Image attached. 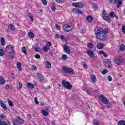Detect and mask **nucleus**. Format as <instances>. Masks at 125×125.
Masks as SVG:
<instances>
[{"instance_id": "f257e3e1", "label": "nucleus", "mask_w": 125, "mask_h": 125, "mask_svg": "<svg viewBox=\"0 0 125 125\" xmlns=\"http://www.w3.org/2000/svg\"><path fill=\"white\" fill-rule=\"evenodd\" d=\"M109 29L106 28L104 30L102 28L97 27L95 29V36L97 39L101 41H105L107 39L106 34L109 33Z\"/></svg>"}, {"instance_id": "f03ea898", "label": "nucleus", "mask_w": 125, "mask_h": 125, "mask_svg": "<svg viewBox=\"0 0 125 125\" xmlns=\"http://www.w3.org/2000/svg\"><path fill=\"white\" fill-rule=\"evenodd\" d=\"M5 52L11 53V55H10L11 59L14 58V50H13V46H11V45H8L6 46Z\"/></svg>"}, {"instance_id": "7ed1b4c3", "label": "nucleus", "mask_w": 125, "mask_h": 125, "mask_svg": "<svg viewBox=\"0 0 125 125\" xmlns=\"http://www.w3.org/2000/svg\"><path fill=\"white\" fill-rule=\"evenodd\" d=\"M100 99L104 104H107L108 108H111L112 107V104L109 103V101L107 100V98L104 95H102L100 96Z\"/></svg>"}, {"instance_id": "20e7f679", "label": "nucleus", "mask_w": 125, "mask_h": 125, "mask_svg": "<svg viewBox=\"0 0 125 125\" xmlns=\"http://www.w3.org/2000/svg\"><path fill=\"white\" fill-rule=\"evenodd\" d=\"M62 86L66 88L67 89H71L72 87H73V85L70 82L66 81V80H62Z\"/></svg>"}, {"instance_id": "39448f33", "label": "nucleus", "mask_w": 125, "mask_h": 125, "mask_svg": "<svg viewBox=\"0 0 125 125\" xmlns=\"http://www.w3.org/2000/svg\"><path fill=\"white\" fill-rule=\"evenodd\" d=\"M62 70L63 71H64V72L67 73V74H74V70H73V69L68 66H63L62 67Z\"/></svg>"}, {"instance_id": "423d86ee", "label": "nucleus", "mask_w": 125, "mask_h": 125, "mask_svg": "<svg viewBox=\"0 0 125 125\" xmlns=\"http://www.w3.org/2000/svg\"><path fill=\"white\" fill-rule=\"evenodd\" d=\"M13 125H20L24 124V120L21 119L20 117H18V120L13 122Z\"/></svg>"}, {"instance_id": "0eeeda50", "label": "nucleus", "mask_w": 125, "mask_h": 125, "mask_svg": "<svg viewBox=\"0 0 125 125\" xmlns=\"http://www.w3.org/2000/svg\"><path fill=\"white\" fill-rule=\"evenodd\" d=\"M111 62L109 59H105L104 61L105 67L106 68H111Z\"/></svg>"}, {"instance_id": "6e6552de", "label": "nucleus", "mask_w": 125, "mask_h": 125, "mask_svg": "<svg viewBox=\"0 0 125 125\" xmlns=\"http://www.w3.org/2000/svg\"><path fill=\"white\" fill-rule=\"evenodd\" d=\"M114 61L117 65H123L124 63V60L122 59H119L118 57L115 58Z\"/></svg>"}, {"instance_id": "1a4fd4ad", "label": "nucleus", "mask_w": 125, "mask_h": 125, "mask_svg": "<svg viewBox=\"0 0 125 125\" xmlns=\"http://www.w3.org/2000/svg\"><path fill=\"white\" fill-rule=\"evenodd\" d=\"M63 49L64 50V52L67 53V54H71V49H70V47L68 46V45H64L63 46Z\"/></svg>"}, {"instance_id": "9d476101", "label": "nucleus", "mask_w": 125, "mask_h": 125, "mask_svg": "<svg viewBox=\"0 0 125 125\" xmlns=\"http://www.w3.org/2000/svg\"><path fill=\"white\" fill-rule=\"evenodd\" d=\"M72 11L75 14H83V11L78 8H73Z\"/></svg>"}, {"instance_id": "9b49d317", "label": "nucleus", "mask_w": 125, "mask_h": 125, "mask_svg": "<svg viewBox=\"0 0 125 125\" xmlns=\"http://www.w3.org/2000/svg\"><path fill=\"white\" fill-rule=\"evenodd\" d=\"M63 29L65 32H71L72 31V28L70 27V25L65 24L63 26Z\"/></svg>"}, {"instance_id": "f8f14e48", "label": "nucleus", "mask_w": 125, "mask_h": 125, "mask_svg": "<svg viewBox=\"0 0 125 125\" xmlns=\"http://www.w3.org/2000/svg\"><path fill=\"white\" fill-rule=\"evenodd\" d=\"M115 3H117V8H119L123 4V0H114Z\"/></svg>"}, {"instance_id": "ddd939ff", "label": "nucleus", "mask_w": 125, "mask_h": 125, "mask_svg": "<svg viewBox=\"0 0 125 125\" xmlns=\"http://www.w3.org/2000/svg\"><path fill=\"white\" fill-rule=\"evenodd\" d=\"M0 104L1 107L5 110L6 111L7 110V106L5 105V104L3 103V101H0Z\"/></svg>"}, {"instance_id": "4468645a", "label": "nucleus", "mask_w": 125, "mask_h": 125, "mask_svg": "<svg viewBox=\"0 0 125 125\" xmlns=\"http://www.w3.org/2000/svg\"><path fill=\"white\" fill-rule=\"evenodd\" d=\"M87 54H88V55H89V56H90V57H94V52H93V51L91 50H88L87 51Z\"/></svg>"}, {"instance_id": "2eb2a0df", "label": "nucleus", "mask_w": 125, "mask_h": 125, "mask_svg": "<svg viewBox=\"0 0 125 125\" xmlns=\"http://www.w3.org/2000/svg\"><path fill=\"white\" fill-rule=\"evenodd\" d=\"M37 76L40 80V82H43L44 81V78L41 73H37Z\"/></svg>"}, {"instance_id": "dca6fc26", "label": "nucleus", "mask_w": 125, "mask_h": 125, "mask_svg": "<svg viewBox=\"0 0 125 125\" xmlns=\"http://www.w3.org/2000/svg\"><path fill=\"white\" fill-rule=\"evenodd\" d=\"M85 91L89 95H92V93L94 92V90L92 88H90L89 90H85Z\"/></svg>"}, {"instance_id": "f3484780", "label": "nucleus", "mask_w": 125, "mask_h": 125, "mask_svg": "<svg viewBox=\"0 0 125 125\" xmlns=\"http://www.w3.org/2000/svg\"><path fill=\"white\" fill-rule=\"evenodd\" d=\"M103 18L106 22H108V23H111V19L109 18V16H103Z\"/></svg>"}, {"instance_id": "a211bd4d", "label": "nucleus", "mask_w": 125, "mask_h": 125, "mask_svg": "<svg viewBox=\"0 0 125 125\" xmlns=\"http://www.w3.org/2000/svg\"><path fill=\"white\" fill-rule=\"evenodd\" d=\"M91 81L93 83L95 84V83H96V77H95V75H92L91 76Z\"/></svg>"}, {"instance_id": "6ab92c4d", "label": "nucleus", "mask_w": 125, "mask_h": 125, "mask_svg": "<svg viewBox=\"0 0 125 125\" xmlns=\"http://www.w3.org/2000/svg\"><path fill=\"white\" fill-rule=\"evenodd\" d=\"M104 46H105V45L103 43H99L97 45V48L98 49H102Z\"/></svg>"}, {"instance_id": "aec40b11", "label": "nucleus", "mask_w": 125, "mask_h": 125, "mask_svg": "<svg viewBox=\"0 0 125 125\" xmlns=\"http://www.w3.org/2000/svg\"><path fill=\"white\" fill-rule=\"evenodd\" d=\"M27 87H28V88H31V89L33 88H35V84L30 83H27Z\"/></svg>"}, {"instance_id": "412c9836", "label": "nucleus", "mask_w": 125, "mask_h": 125, "mask_svg": "<svg viewBox=\"0 0 125 125\" xmlns=\"http://www.w3.org/2000/svg\"><path fill=\"white\" fill-rule=\"evenodd\" d=\"M5 83V80H4V78L3 77L1 76L0 77V85H3Z\"/></svg>"}, {"instance_id": "4be33fe9", "label": "nucleus", "mask_w": 125, "mask_h": 125, "mask_svg": "<svg viewBox=\"0 0 125 125\" xmlns=\"http://www.w3.org/2000/svg\"><path fill=\"white\" fill-rule=\"evenodd\" d=\"M17 66L19 71H22V68L21 67V66H22V63H21V62H18L17 63Z\"/></svg>"}, {"instance_id": "5701e85b", "label": "nucleus", "mask_w": 125, "mask_h": 125, "mask_svg": "<svg viewBox=\"0 0 125 125\" xmlns=\"http://www.w3.org/2000/svg\"><path fill=\"white\" fill-rule=\"evenodd\" d=\"M86 20L87 22H89V23H91L92 22V21L93 20V18L91 16H88L86 18Z\"/></svg>"}, {"instance_id": "b1692460", "label": "nucleus", "mask_w": 125, "mask_h": 125, "mask_svg": "<svg viewBox=\"0 0 125 125\" xmlns=\"http://www.w3.org/2000/svg\"><path fill=\"white\" fill-rule=\"evenodd\" d=\"M28 35L29 38H31V39H34L35 38V34H34V33L32 31H30L28 33Z\"/></svg>"}, {"instance_id": "393cba45", "label": "nucleus", "mask_w": 125, "mask_h": 125, "mask_svg": "<svg viewBox=\"0 0 125 125\" xmlns=\"http://www.w3.org/2000/svg\"><path fill=\"white\" fill-rule=\"evenodd\" d=\"M100 54H103L104 56V57H105V58H107V57H108V54H107V53H105V52L101 50L99 52Z\"/></svg>"}, {"instance_id": "a878e982", "label": "nucleus", "mask_w": 125, "mask_h": 125, "mask_svg": "<svg viewBox=\"0 0 125 125\" xmlns=\"http://www.w3.org/2000/svg\"><path fill=\"white\" fill-rule=\"evenodd\" d=\"M8 28L9 30H11L12 31H15V26L13 24H10L8 26Z\"/></svg>"}, {"instance_id": "bb28decb", "label": "nucleus", "mask_w": 125, "mask_h": 125, "mask_svg": "<svg viewBox=\"0 0 125 125\" xmlns=\"http://www.w3.org/2000/svg\"><path fill=\"white\" fill-rule=\"evenodd\" d=\"M45 64L46 67H47L48 68H51V64L50 63V62L46 61L45 62Z\"/></svg>"}, {"instance_id": "cd10ccee", "label": "nucleus", "mask_w": 125, "mask_h": 125, "mask_svg": "<svg viewBox=\"0 0 125 125\" xmlns=\"http://www.w3.org/2000/svg\"><path fill=\"white\" fill-rule=\"evenodd\" d=\"M42 114L43 116H44L45 117H47V116H48V112L44 110H42Z\"/></svg>"}, {"instance_id": "c85d7f7f", "label": "nucleus", "mask_w": 125, "mask_h": 125, "mask_svg": "<svg viewBox=\"0 0 125 125\" xmlns=\"http://www.w3.org/2000/svg\"><path fill=\"white\" fill-rule=\"evenodd\" d=\"M50 49V48L47 46H45L43 47V50L44 52H47V51H49V50Z\"/></svg>"}, {"instance_id": "c756f323", "label": "nucleus", "mask_w": 125, "mask_h": 125, "mask_svg": "<svg viewBox=\"0 0 125 125\" xmlns=\"http://www.w3.org/2000/svg\"><path fill=\"white\" fill-rule=\"evenodd\" d=\"M5 44V40H4V38H1V45L2 46H4Z\"/></svg>"}, {"instance_id": "7c9ffc66", "label": "nucleus", "mask_w": 125, "mask_h": 125, "mask_svg": "<svg viewBox=\"0 0 125 125\" xmlns=\"http://www.w3.org/2000/svg\"><path fill=\"white\" fill-rule=\"evenodd\" d=\"M23 86V85L21 83L19 82V86H17V88L18 90H20L21 88H22V87Z\"/></svg>"}, {"instance_id": "2f4dec72", "label": "nucleus", "mask_w": 125, "mask_h": 125, "mask_svg": "<svg viewBox=\"0 0 125 125\" xmlns=\"http://www.w3.org/2000/svg\"><path fill=\"white\" fill-rule=\"evenodd\" d=\"M22 52L24 53V54H27V48L24 46L21 48Z\"/></svg>"}, {"instance_id": "473e14b6", "label": "nucleus", "mask_w": 125, "mask_h": 125, "mask_svg": "<svg viewBox=\"0 0 125 125\" xmlns=\"http://www.w3.org/2000/svg\"><path fill=\"white\" fill-rule=\"evenodd\" d=\"M118 125H125V121L121 120L118 123Z\"/></svg>"}, {"instance_id": "72a5a7b5", "label": "nucleus", "mask_w": 125, "mask_h": 125, "mask_svg": "<svg viewBox=\"0 0 125 125\" xmlns=\"http://www.w3.org/2000/svg\"><path fill=\"white\" fill-rule=\"evenodd\" d=\"M77 7L79 8H83V4L81 2H78V6Z\"/></svg>"}, {"instance_id": "f704fd0d", "label": "nucleus", "mask_w": 125, "mask_h": 125, "mask_svg": "<svg viewBox=\"0 0 125 125\" xmlns=\"http://www.w3.org/2000/svg\"><path fill=\"white\" fill-rule=\"evenodd\" d=\"M120 51H124L125 50V44H122L120 45Z\"/></svg>"}, {"instance_id": "c9c22d12", "label": "nucleus", "mask_w": 125, "mask_h": 125, "mask_svg": "<svg viewBox=\"0 0 125 125\" xmlns=\"http://www.w3.org/2000/svg\"><path fill=\"white\" fill-rule=\"evenodd\" d=\"M109 16L111 18H114L115 17V12L111 11L109 13Z\"/></svg>"}, {"instance_id": "e433bc0d", "label": "nucleus", "mask_w": 125, "mask_h": 125, "mask_svg": "<svg viewBox=\"0 0 125 125\" xmlns=\"http://www.w3.org/2000/svg\"><path fill=\"white\" fill-rule=\"evenodd\" d=\"M0 125H8V124L4 121L0 120Z\"/></svg>"}, {"instance_id": "4c0bfd02", "label": "nucleus", "mask_w": 125, "mask_h": 125, "mask_svg": "<svg viewBox=\"0 0 125 125\" xmlns=\"http://www.w3.org/2000/svg\"><path fill=\"white\" fill-rule=\"evenodd\" d=\"M87 46L89 48H93V46H94L93 45V43L90 42L88 43Z\"/></svg>"}, {"instance_id": "58836bf2", "label": "nucleus", "mask_w": 125, "mask_h": 125, "mask_svg": "<svg viewBox=\"0 0 125 125\" xmlns=\"http://www.w3.org/2000/svg\"><path fill=\"white\" fill-rule=\"evenodd\" d=\"M7 101L9 106L11 107H13V104L12 103V101L9 100L8 99H7Z\"/></svg>"}, {"instance_id": "ea45409f", "label": "nucleus", "mask_w": 125, "mask_h": 125, "mask_svg": "<svg viewBox=\"0 0 125 125\" xmlns=\"http://www.w3.org/2000/svg\"><path fill=\"white\" fill-rule=\"evenodd\" d=\"M4 55V51L2 49H0V56Z\"/></svg>"}, {"instance_id": "a19ab883", "label": "nucleus", "mask_w": 125, "mask_h": 125, "mask_svg": "<svg viewBox=\"0 0 125 125\" xmlns=\"http://www.w3.org/2000/svg\"><path fill=\"white\" fill-rule=\"evenodd\" d=\"M28 17H29V18H30V19H31L30 21H31L32 22H33V21H34V18L33 17V15L32 14H29Z\"/></svg>"}, {"instance_id": "79ce46f5", "label": "nucleus", "mask_w": 125, "mask_h": 125, "mask_svg": "<svg viewBox=\"0 0 125 125\" xmlns=\"http://www.w3.org/2000/svg\"><path fill=\"white\" fill-rule=\"evenodd\" d=\"M67 58H68V57H67V55H62V60H66Z\"/></svg>"}, {"instance_id": "37998d69", "label": "nucleus", "mask_w": 125, "mask_h": 125, "mask_svg": "<svg viewBox=\"0 0 125 125\" xmlns=\"http://www.w3.org/2000/svg\"><path fill=\"white\" fill-rule=\"evenodd\" d=\"M107 73H108V70L107 69H104L101 71V73L103 75H105V74H107Z\"/></svg>"}, {"instance_id": "c03bdc74", "label": "nucleus", "mask_w": 125, "mask_h": 125, "mask_svg": "<svg viewBox=\"0 0 125 125\" xmlns=\"http://www.w3.org/2000/svg\"><path fill=\"white\" fill-rule=\"evenodd\" d=\"M58 3H64L65 0H56Z\"/></svg>"}, {"instance_id": "a18cd8bd", "label": "nucleus", "mask_w": 125, "mask_h": 125, "mask_svg": "<svg viewBox=\"0 0 125 125\" xmlns=\"http://www.w3.org/2000/svg\"><path fill=\"white\" fill-rule=\"evenodd\" d=\"M43 5H47V2L46 0H41Z\"/></svg>"}, {"instance_id": "49530a36", "label": "nucleus", "mask_w": 125, "mask_h": 125, "mask_svg": "<svg viewBox=\"0 0 125 125\" xmlns=\"http://www.w3.org/2000/svg\"><path fill=\"white\" fill-rule=\"evenodd\" d=\"M93 125H99V123H98V121L97 120H94L93 122Z\"/></svg>"}, {"instance_id": "de8ad7c7", "label": "nucleus", "mask_w": 125, "mask_h": 125, "mask_svg": "<svg viewBox=\"0 0 125 125\" xmlns=\"http://www.w3.org/2000/svg\"><path fill=\"white\" fill-rule=\"evenodd\" d=\"M93 8L95 9V10H97V4L96 3H94L93 4Z\"/></svg>"}, {"instance_id": "09e8293b", "label": "nucleus", "mask_w": 125, "mask_h": 125, "mask_svg": "<svg viewBox=\"0 0 125 125\" xmlns=\"http://www.w3.org/2000/svg\"><path fill=\"white\" fill-rule=\"evenodd\" d=\"M51 9H52V11H54L56 9V7H55V5L54 4H53L52 5Z\"/></svg>"}, {"instance_id": "8fccbe9b", "label": "nucleus", "mask_w": 125, "mask_h": 125, "mask_svg": "<svg viewBox=\"0 0 125 125\" xmlns=\"http://www.w3.org/2000/svg\"><path fill=\"white\" fill-rule=\"evenodd\" d=\"M55 27H56L57 30H60V29H61L60 25H59V24H56L55 25Z\"/></svg>"}, {"instance_id": "3c124183", "label": "nucleus", "mask_w": 125, "mask_h": 125, "mask_svg": "<svg viewBox=\"0 0 125 125\" xmlns=\"http://www.w3.org/2000/svg\"><path fill=\"white\" fill-rule=\"evenodd\" d=\"M0 117H1V118H2V120H3V118H6V115L5 114V113H3V114H2L0 116Z\"/></svg>"}, {"instance_id": "603ef678", "label": "nucleus", "mask_w": 125, "mask_h": 125, "mask_svg": "<svg viewBox=\"0 0 125 125\" xmlns=\"http://www.w3.org/2000/svg\"><path fill=\"white\" fill-rule=\"evenodd\" d=\"M34 101L36 104H39L40 103L39 102H38V98H37V97L34 98Z\"/></svg>"}, {"instance_id": "864d4df0", "label": "nucleus", "mask_w": 125, "mask_h": 125, "mask_svg": "<svg viewBox=\"0 0 125 125\" xmlns=\"http://www.w3.org/2000/svg\"><path fill=\"white\" fill-rule=\"evenodd\" d=\"M34 57H35L36 59H40V58H41V56L39 54L35 55Z\"/></svg>"}, {"instance_id": "5fc2aeb1", "label": "nucleus", "mask_w": 125, "mask_h": 125, "mask_svg": "<svg viewBox=\"0 0 125 125\" xmlns=\"http://www.w3.org/2000/svg\"><path fill=\"white\" fill-rule=\"evenodd\" d=\"M107 79H108V81H109V82H112V81H113V79H112V77H111V76H108L107 77Z\"/></svg>"}, {"instance_id": "6e6d98bb", "label": "nucleus", "mask_w": 125, "mask_h": 125, "mask_svg": "<svg viewBox=\"0 0 125 125\" xmlns=\"http://www.w3.org/2000/svg\"><path fill=\"white\" fill-rule=\"evenodd\" d=\"M11 87H12L10 85H6L5 88L6 89H11Z\"/></svg>"}, {"instance_id": "4d7b16f0", "label": "nucleus", "mask_w": 125, "mask_h": 125, "mask_svg": "<svg viewBox=\"0 0 125 125\" xmlns=\"http://www.w3.org/2000/svg\"><path fill=\"white\" fill-rule=\"evenodd\" d=\"M47 46H48V47H49V46H52V44H51V42H47Z\"/></svg>"}, {"instance_id": "13d9d810", "label": "nucleus", "mask_w": 125, "mask_h": 125, "mask_svg": "<svg viewBox=\"0 0 125 125\" xmlns=\"http://www.w3.org/2000/svg\"><path fill=\"white\" fill-rule=\"evenodd\" d=\"M72 6H76L78 7V2L77 3H73L72 4Z\"/></svg>"}, {"instance_id": "bf43d9fd", "label": "nucleus", "mask_w": 125, "mask_h": 125, "mask_svg": "<svg viewBox=\"0 0 125 125\" xmlns=\"http://www.w3.org/2000/svg\"><path fill=\"white\" fill-rule=\"evenodd\" d=\"M122 32L124 33V34H125V26H123V27H122Z\"/></svg>"}, {"instance_id": "052dcab7", "label": "nucleus", "mask_w": 125, "mask_h": 125, "mask_svg": "<svg viewBox=\"0 0 125 125\" xmlns=\"http://www.w3.org/2000/svg\"><path fill=\"white\" fill-rule=\"evenodd\" d=\"M107 14V13L106 12V11L103 10L102 12L103 15H106Z\"/></svg>"}, {"instance_id": "680f3d73", "label": "nucleus", "mask_w": 125, "mask_h": 125, "mask_svg": "<svg viewBox=\"0 0 125 125\" xmlns=\"http://www.w3.org/2000/svg\"><path fill=\"white\" fill-rule=\"evenodd\" d=\"M83 66L85 69H87V65H86V63H85L83 64Z\"/></svg>"}, {"instance_id": "e2e57ef3", "label": "nucleus", "mask_w": 125, "mask_h": 125, "mask_svg": "<svg viewBox=\"0 0 125 125\" xmlns=\"http://www.w3.org/2000/svg\"><path fill=\"white\" fill-rule=\"evenodd\" d=\"M60 39L61 40H64L65 39V36L63 35H61L60 37Z\"/></svg>"}, {"instance_id": "0e129e2a", "label": "nucleus", "mask_w": 125, "mask_h": 125, "mask_svg": "<svg viewBox=\"0 0 125 125\" xmlns=\"http://www.w3.org/2000/svg\"><path fill=\"white\" fill-rule=\"evenodd\" d=\"M55 38H56V39H59V34H56Z\"/></svg>"}, {"instance_id": "69168bd1", "label": "nucleus", "mask_w": 125, "mask_h": 125, "mask_svg": "<svg viewBox=\"0 0 125 125\" xmlns=\"http://www.w3.org/2000/svg\"><path fill=\"white\" fill-rule=\"evenodd\" d=\"M32 70H34V71H35L36 69H37V67H36L35 66H32Z\"/></svg>"}, {"instance_id": "338daca9", "label": "nucleus", "mask_w": 125, "mask_h": 125, "mask_svg": "<svg viewBox=\"0 0 125 125\" xmlns=\"http://www.w3.org/2000/svg\"><path fill=\"white\" fill-rule=\"evenodd\" d=\"M108 1L109 2V3H112L113 1H114V0H108Z\"/></svg>"}, {"instance_id": "774afa93", "label": "nucleus", "mask_w": 125, "mask_h": 125, "mask_svg": "<svg viewBox=\"0 0 125 125\" xmlns=\"http://www.w3.org/2000/svg\"><path fill=\"white\" fill-rule=\"evenodd\" d=\"M52 125H55V121L53 120L52 122Z\"/></svg>"}]
</instances>
